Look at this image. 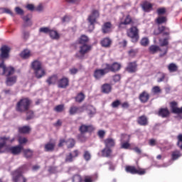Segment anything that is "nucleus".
Segmentation results:
<instances>
[{
	"mask_svg": "<svg viewBox=\"0 0 182 182\" xmlns=\"http://www.w3.org/2000/svg\"><path fill=\"white\" fill-rule=\"evenodd\" d=\"M31 100L29 98H22L16 104V110L20 113H23L29 110Z\"/></svg>",
	"mask_w": 182,
	"mask_h": 182,
	"instance_id": "1",
	"label": "nucleus"
},
{
	"mask_svg": "<svg viewBox=\"0 0 182 182\" xmlns=\"http://www.w3.org/2000/svg\"><path fill=\"white\" fill-rule=\"evenodd\" d=\"M15 73V68L13 67H6L4 63V59L0 58V75H6L11 76Z\"/></svg>",
	"mask_w": 182,
	"mask_h": 182,
	"instance_id": "2",
	"label": "nucleus"
},
{
	"mask_svg": "<svg viewBox=\"0 0 182 182\" xmlns=\"http://www.w3.org/2000/svg\"><path fill=\"white\" fill-rule=\"evenodd\" d=\"M97 18H99V11L97 10H93L91 14L87 18V21L90 23V31H92L95 29V23H96V20L97 19Z\"/></svg>",
	"mask_w": 182,
	"mask_h": 182,
	"instance_id": "3",
	"label": "nucleus"
},
{
	"mask_svg": "<svg viewBox=\"0 0 182 182\" xmlns=\"http://www.w3.org/2000/svg\"><path fill=\"white\" fill-rule=\"evenodd\" d=\"M23 171L22 168H19L13 173L14 182H26L27 179L23 176Z\"/></svg>",
	"mask_w": 182,
	"mask_h": 182,
	"instance_id": "4",
	"label": "nucleus"
},
{
	"mask_svg": "<svg viewBox=\"0 0 182 182\" xmlns=\"http://www.w3.org/2000/svg\"><path fill=\"white\" fill-rule=\"evenodd\" d=\"M127 35L129 38H131L132 42L136 43L139 41V29L136 26H132L128 29Z\"/></svg>",
	"mask_w": 182,
	"mask_h": 182,
	"instance_id": "5",
	"label": "nucleus"
},
{
	"mask_svg": "<svg viewBox=\"0 0 182 182\" xmlns=\"http://www.w3.org/2000/svg\"><path fill=\"white\" fill-rule=\"evenodd\" d=\"M92 49V46L87 44H82L80 46V50L75 54V56L78 59H83L85 58V55L87 53Z\"/></svg>",
	"mask_w": 182,
	"mask_h": 182,
	"instance_id": "6",
	"label": "nucleus"
},
{
	"mask_svg": "<svg viewBox=\"0 0 182 182\" xmlns=\"http://www.w3.org/2000/svg\"><path fill=\"white\" fill-rule=\"evenodd\" d=\"M104 66L107 69V72L109 73L112 72L113 73H116V72H119L122 68V65L117 62H114L112 64L105 63Z\"/></svg>",
	"mask_w": 182,
	"mask_h": 182,
	"instance_id": "7",
	"label": "nucleus"
},
{
	"mask_svg": "<svg viewBox=\"0 0 182 182\" xmlns=\"http://www.w3.org/2000/svg\"><path fill=\"white\" fill-rule=\"evenodd\" d=\"M102 68L101 69H96L94 71L93 76L96 80H100L102 77H103L105 75H107V70L106 68V66H105V64L102 65Z\"/></svg>",
	"mask_w": 182,
	"mask_h": 182,
	"instance_id": "8",
	"label": "nucleus"
},
{
	"mask_svg": "<svg viewBox=\"0 0 182 182\" xmlns=\"http://www.w3.org/2000/svg\"><path fill=\"white\" fill-rule=\"evenodd\" d=\"M79 156V151L74 150L73 152L69 153L65 156V163H72L74 159H76Z\"/></svg>",
	"mask_w": 182,
	"mask_h": 182,
	"instance_id": "9",
	"label": "nucleus"
},
{
	"mask_svg": "<svg viewBox=\"0 0 182 182\" xmlns=\"http://www.w3.org/2000/svg\"><path fill=\"white\" fill-rule=\"evenodd\" d=\"M125 170L127 173H130L131 174H140V176H143V174L146 173L145 171L137 170L134 166H127Z\"/></svg>",
	"mask_w": 182,
	"mask_h": 182,
	"instance_id": "10",
	"label": "nucleus"
},
{
	"mask_svg": "<svg viewBox=\"0 0 182 182\" xmlns=\"http://www.w3.org/2000/svg\"><path fill=\"white\" fill-rule=\"evenodd\" d=\"M85 108L83 107L71 106L69 110V113L71 116L77 113H83Z\"/></svg>",
	"mask_w": 182,
	"mask_h": 182,
	"instance_id": "11",
	"label": "nucleus"
},
{
	"mask_svg": "<svg viewBox=\"0 0 182 182\" xmlns=\"http://www.w3.org/2000/svg\"><path fill=\"white\" fill-rule=\"evenodd\" d=\"M95 130V127L93 125H86V124H81L79 128V131L81 134L87 133V132H93Z\"/></svg>",
	"mask_w": 182,
	"mask_h": 182,
	"instance_id": "12",
	"label": "nucleus"
},
{
	"mask_svg": "<svg viewBox=\"0 0 182 182\" xmlns=\"http://www.w3.org/2000/svg\"><path fill=\"white\" fill-rule=\"evenodd\" d=\"M14 140L9 139L8 137H1L0 138V153H4V150H3L4 147H5V144L7 143H12Z\"/></svg>",
	"mask_w": 182,
	"mask_h": 182,
	"instance_id": "13",
	"label": "nucleus"
},
{
	"mask_svg": "<svg viewBox=\"0 0 182 182\" xmlns=\"http://www.w3.org/2000/svg\"><path fill=\"white\" fill-rule=\"evenodd\" d=\"M69 86V79L67 77H63L58 80V87L60 89H66Z\"/></svg>",
	"mask_w": 182,
	"mask_h": 182,
	"instance_id": "14",
	"label": "nucleus"
},
{
	"mask_svg": "<svg viewBox=\"0 0 182 182\" xmlns=\"http://www.w3.org/2000/svg\"><path fill=\"white\" fill-rule=\"evenodd\" d=\"M141 103H147L150 99V94L147 91H143L139 96Z\"/></svg>",
	"mask_w": 182,
	"mask_h": 182,
	"instance_id": "15",
	"label": "nucleus"
},
{
	"mask_svg": "<svg viewBox=\"0 0 182 182\" xmlns=\"http://www.w3.org/2000/svg\"><path fill=\"white\" fill-rule=\"evenodd\" d=\"M1 53L0 54V59H5L9 56V52L11 51V48L8 47V46H4L1 48Z\"/></svg>",
	"mask_w": 182,
	"mask_h": 182,
	"instance_id": "16",
	"label": "nucleus"
},
{
	"mask_svg": "<svg viewBox=\"0 0 182 182\" xmlns=\"http://www.w3.org/2000/svg\"><path fill=\"white\" fill-rule=\"evenodd\" d=\"M127 71L129 72V73H134V72H136L137 63H136V62L129 63L127 67Z\"/></svg>",
	"mask_w": 182,
	"mask_h": 182,
	"instance_id": "17",
	"label": "nucleus"
},
{
	"mask_svg": "<svg viewBox=\"0 0 182 182\" xmlns=\"http://www.w3.org/2000/svg\"><path fill=\"white\" fill-rule=\"evenodd\" d=\"M171 109L173 113H176V114H182V107H177V103L176 102H171Z\"/></svg>",
	"mask_w": 182,
	"mask_h": 182,
	"instance_id": "18",
	"label": "nucleus"
},
{
	"mask_svg": "<svg viewBox=\"0 0 182 182\" xmlns=\"http://www.w3.org/2000/svg\"><path fill=\"white\" fill-rule=\"evenodd\" d=\"M22 149H23V147H22L21 145H18L16 146L9 147V151H11V153H12V154L16 155L19 154V153L22 151Z\"/></svg>",
	"mask_w": 182,
	"mask_h": 182,
	"instance_id": "19",
	"label": "nucleus"
},
{
	"mask_svg": "<svg viewBox=\"0 0 182 182\" xmlns=\"http://www.w3.org/2000/svg\"><path fill=\"white\" fill-rule=\"evenodd\" d=\"M17 79L18 77L16 76L7 77L6 80V86H13V85H15V83H16Z\"/></svg>",
	"mask_w": 182,
	"mask_h": 182,
	"instance_id": "20",
	"label": "nucleus"
},
{
	"mask_svg": "<svg viewBox=\"0 0 182 182\" xmlns=\"http://www.w3.org/2000/svg\"><path fill=\"white\" fill-rule=\"evenodd\" d=\"M34 75L37 79H42V77L46 75V71H45L43 68L36 70L34 71Z\"/></svg>",
	"mask_w": 182,
	"mask_h": 182,
	"instance_id": "21",
	"label": "nucleus"
},
{
	"mask_svg": "<svg viewBox=\"0 0 182 182\" xmlns=\"http://www.w3.org/2000/svg\"><path fill=\"white\" fill-rule=\"evenodd\" d=\"M112 29V23L110 22L105 23L102 28L103 33H109Z\"/></svg>",
	"mask_w": 182,
	"mask_h": 182,
	"instance_id": "22",
	"label": "nucleus"
},
{
	"mask_svg": "<svg viewBox=\"0 0 182 182\" xmlns=\"http://www.w3.org/2000/svg\"><path fill=\"white\" fill-rule=\"evenodd\" d=\"M32 69H33L34 71L39 70L42 68V63H41L39 60H34L31 63Z\"/></svg>",
	"mask_w": 182,
	"mask_h": 182,
	"instance_id": "23",
	"label": "nucleus"
},
{
	"mask_svg": "<svg viewBox=\"0 0 182 182\" xmlns=\"http://www.w3.org/2000/svg\"><path fill=\"white\" fill-rule=\"evenodd\" d=\"M141 8L144 12H150L151 8H153V6L151 4L149 3V1H144L141 4Z\"/></svg>",
	"mask_w": 182,
	"mask_h": 182,
	"instance_id": "24",
	"label": "nucleus"
},
{
	"mask_svg": "<svg viewBox=\"0 0 182 182\" xmlns=\"http://www.w3.org/2000/svg\"><path fill=\"white\" fill-rule=\"evenodd\" d=\"M104 143L105 144V147H107L108 149H110V147H114V139H112V138H108L106 139L104 141Z\"/></svg>",
	"mask_w": 182,
	"mask_h": 182,
	"instance_id": "25",
	"label": "nucleus"
},
{
	"mask_svg": "<svg viewBox=\"0 0 182 182\" xmlns=\"http://www.w3.org/2000/svg\"><path fill=\"white\" fill-rule=\"evenodd\" d=\"M56 82H58V75H52L46 80V82L49 86L50 85H55Z\"/></svg>",
	"mask_w": 182,
	"mask_h": 182,
	"instance_id": "26",
	"label": "nucleus"
},
{
	"mask_svg": "<svg viewBox=\"0 0 182 182\" xmlns=\"http://www.w3.org/2000/svg\"><path fill=\"white\" fill-rule=\"evenodd\" d=\"M87 114L90 117H93L96 114V108L92 105H89L87 107Z\"/></svg>",
	"mask_w": 182,
	"mask_h": 182,
	"instance_id": "27",
	"label": "nucleus"
},
{
	"mask_svg": "<svg viewBox=\"0 0 182 182\" xmlns=\"http://www.w3.org/2000/svg\"><path fill=\"white\" fill-rule=\"evenodd\" d=\"M102 92L103 93H110L112 92V85L105 83L102 86Z\"/></svg>",
	"mask_w": 182,
	"mask_h": 182,
	"instance_id": "28",
	"label": "nucleus"
},
{
	"mask_svg": "<svg viewBox=\"0 0 182 182\" xmlns=\"http://www.w3.org/2000/svg\"><path fill=\"white\" fill-rule=\"evenodd\" d=\"M20 56L23 58V59H28V58L32 56V54L31 53V50L26 49L21 53Z\"/></svg>",
	"mask_w": 182,
	"mask_h": 182,
	"instance_id": "29",
	"label": "nucleus"
},
{
	"mask_svg": "<svg viewBox=\"0 0 182 182\" xmlns=\"http://www.w3.org/2000/svg\"><path fill=\"white\" fill-rule=\"evenodd\" d=\"M137 122L140 126H147V117L144 115L141 116L138 118Z\"/></svg>",
	"mask_w": 182,
	"mask_h": 182,
	"instance_id": "30",
	"label": "nucleus"
},
{
	"mask_svg": "<svg viewBox=\"0 0 182 182\" xmlns=\"http://www.w3.org/2000/svg\"><path fill=\"white\" fill-rule=\"evenodd\" d=\"M31 132V128L29 126H23L18 127V132L22 134H26Z\"/></svg>",
	"mask_w": 182,
	"mask_h": 182,
	"instance_id": "31",
	"label": "nucleus"
},
{
	"mask_svg": "<svg viewBox=\"0 0 182 182\" xmlns=\"http://www.w3.org/2000/svg\"><path fill=\"white\" fill-rule=\"evenodd\" d=\"M49 36L51 38V39L58 40L59 38H60V35L58 33V31L55 30H50Z\"/></svg>",
	"mask_w": 182,
	"mask_h": 182,
	"instance_id": "32",
	"label": "nucleus"
},
{
	"mask_svg": "<svg viewBox=\"0 0 182 182\" xmlns=\"http://www.w3.org/2000/svg\"><path fill=\"white\" fill-rule=\"evenodd\" d=\"M168 114H170V112L167 108H161L159 109V116H161V117H167Z\"/></svg>",
	"mask_w": 182,
	"mask_h": 182,
	"instance_id": "33",
	"label": "nucleus"
},
{
	"mask_svg": "<svg viewBox=\"0 0 182 182\" xmlns=\"http://www.w3.org/2000/svg\"><path fill=\"white\" fill-rule=\"evenodd\" d=\"M111 44H112V40H110V38H105L101 41V45L104 48H109V46H110Z\"/></svg>",
	"mask_w": 182,
	"mask_h": 182,
	"instance_id": "34",
	"label": "nucleus"
},
{
	"mask_svg": "<svg viewBox=\"0 0 182 182\" xmlns=\"http://www.w3.org/2000/svg\"><path fill=\"white\" fill-rule=\"evenodd\" d=\"M102 157H110L112 149L105 146V148L102 150Z\"/></svg>",
	"mask_w": 182,
	"mask_h": 182,
	"instance_id": "35",
	"label": "nucleus"
},
{
	"mask_svg": "<svg viewBox=\"0 0 182 182\" xmlns=\"http://www.w3.org/2000/svg\"><path fill=\"white\" fill-rule=\"evenodd\" d=\"M132 23V18L130 16H127L124 21H122L119 24V28H123V25H129Z\"/></svg>",
	"mask_w": 182,
	"mask_h": 182,
	"instance_id": "36",
	"label": "nucleus"
},
{
	"mask_svg": "<svg viewBox=\"0 0 182 182\" xmlns=\"http://www.w3.org/2000/svg\"><path fill=\"white\" fill-rule=\"evenodd\" d=\"M181 157V153H180V151L176 150L172 151L171 154V159L173 161H176Z\"/></svg>",
	"mask_w": 182,
	"mask_h": 182,
	"instance_id": "37",
	"label": "nucleus"
},
{
	"mask_svg": "<svg viewBox=\"0 0 182 182\" xmlns=\"http://www.w3.org/2000/svg\"><path fill=\"white\" fill-rule=\"evenodd\" d=\"M159 50L162 51V49H160V47H159L158 46H154L152 45L149 47V52L150 53H152L153 55H154V53H156L157 52H159Z\"/></svg>",
	"mask_w": 182,
	"mask_h": 182,
	"instance_id": "38",
	"label": "nucleus"
},
{
	"mask_svg": "<svg viewBox=\"0 0 182 182\" xmlns=\"http://www.w3.org/2000/svg\"><path fill=\"white\" fill-rule=\"evenodd\" d=\"M178 67L174 63H171L168 65V70L171 73L177 72Z\"/></svg>",
	"mask_w": 182,
	"mask_h": 182,
	"instance_id": "39",
	"label": "nucleus"
},
{
	"mask_svg": "<svg viewBox=\"0 0 182 182\" xmlns=\"http://www.w3.org/2000/svg\"><path fill=\"white\" fill-rule=\"evenodd\" d=\"M45 151H53L55 150V144L48 143L45 145Z\"/></svg>",
	"mask_w": 182,
	"mask_h": 182,
	"instance_id": "40",
	"label": "nucleus"
},
{
	"mask_svg": "<svg viewBox=\"0 0 182 182\" xmlns=\"http://www.w3.org/2000/svg\"><path fill=\"white\" fill-rule=\"evenodd\" d=\"M159 44L161 48H168V39L164 38V39H159Z\"/></svg>",
	"mask_w": 182,
	"mask_h": 182,
	"instance_id": "41",
	"label": "nucleus"
},
{
	"mask_svg": "<svg viewBox=\"0 0 182 182\" xmlns=\"http://www.w3.org/2000/svg\"><path fill=\"white\" fill-rule=\"evenodd\" d=\"M68 149H72L73 147H75V141L73 139H69L66 142Z\"/></svg>",
	"mask_w": 182,
	"mask_h": 182,
	"instance_id": "42",
	"label": "nucleus"
},
{
	"mask_svg": "<svg viewBox=\"0 0 182 182\" xmlns=\"http://www.w3.org/2000/svg\"><path fill=\"white\" fill-rule=\"evenodd\" d=\"M23 153L24 157H26V159H31V157L33 156V151L31 149H25Z\"/></svg>",
	"mask_w": 182,
	"mask_h": 182,
	"instance_id": "43",
	"label": "nucleus"
},
{
	"mask_svg": "<svg viewBox=\"0 0 182 182\" xmlns=\"http://www.w3.org/2000/svg\"><path fill=\"white\" fill-rule=\"evenodd\" d=\"M159 49H161L162 50H159L161 53L159 54L160 58H163V56H165V55H167V52L168 51V47H161Z\"/></svg>",
	"mask_w": 182,
	"mask_h": 182,
	"instance_id": "44",
	"label": "nucleus"
},
{
	"mask_svg": "<svg viewBox=\"0 0 182 182\" xmlns=\"http://www.w3.org/2000/svg\"><path fill=\"white\" fill-rule=\"evenodd\" d=\"M82 100H85V94L80 92L76 96L75 101L78 102V103H82Z\"/></svg>",
	"mask_w": 182,
	"mask_h": 182,
	"instance_id": "45",
	"label": "nucleus"
},
{
	"mask_svg": "<svg viewBox=\"0 0 182 182\" xmlns=\"http://www.w3.org/2000/svg\"><path fill=\"white\" fill-rule=\"evenodd\" d=\"M167 18L164 16H159L156 18V22L158 23V25H161V23H164V22H166Z\"/></svg>",
	"mask_w": 182,
	"mask_h": 182,
	"instance_id": "46",
	"label": "nucleus"
},
{
	"mask_svg": "<svg viewBox=\"0 0 182 182\" xmlns=\"http://www.w3.org/2000/svg\"><path fill=\"white\" fill-rule=\"evenodd\" d=\"M29 36H31L29 31H22V39H23V41H28V39H29Z\"/></svg>",
	"mask_w": 182,
	"mask_h": 182,
	"instance_id": "47",
	"label": "nucleus"
},
{
	"mask_svg": "<svg viewBox=\"0 0 182 182\" xmlns=\"http://www.w3.org/2000/svg\"><path fill=\"white\" fill-rule=\"evenodd\" d=\"M120 105H122V102H120L119 100H116L115 101L112 102L111 106L113 107V109H117Z\"/></svg>",
	"mask_w": 182,
	"mask_h": 182,
	"instance_id": "48",
	"label": "nucleus"
},
{
	"mask_svg": "<svg viewBox=\"0 0 182 182\" xmlns=\"http://www.w3.org/2000/svg\"><path fill=\"white\" fill-rule=\"evenodd\" d=\"M88 41H89V38H87V36L83 35V36H82L80 37L79 42H80V43L81 45H85V43L86 42H87Z\"/></svg>",
	"mask_w": 182,
	"mask_h": 182,
	"instance_id": "49",
	"label": "nucleus"
},
{
	"mask_svg": "<svg viewBox=\"0 0 182 182\" xmlns=\"http://www.w3.org/2000/svg\"><path fill=\"white\" fill-rule=\"evenodd\" d=\"M121 141H122V143H123V141H130V135L122 134L121 135Z\"/></svg>",
	"mask_w": 182,
	"mask_h": 182,
	"instance_id": "50",
	"label": "nucleus"
},
{
	"mask_svg": "<svg viewBox=\"0 0 182 182\" xmlns=\"http://www.w3.org/2000/svg\"><path fill=\"white\" fill-rule=\"evenodd\" d=\"M152 93L154 95H157L159 93H161V89H160V87L159 86H154L151 90Z\"/></svg>",
	"mask_w": 182,
	"mask_h": 182,
	"instance_id": "51",
	"label": "nucleus"
},
{
	"mask_svg": "<svg viewBox=\"0 0 182 182\" xmlns=\"http://www.w3.org/2000/svg\"><path fill=\"white\" fill-rule=\"evenodd\" d=\"M64 108H65V106L63 105H59L54 108V110L58 113H60V112H63Z\"/></svg>",
	"mask_w": 182,
	"mask_h": 182,
	"instance_id": "52",
	"label": "nucleus"
},
{
	"mask_svg": "<svg viewBox=\"0 0 182 182\" xmlns=\"http://www.w3.org/2000/svg\"><path fill=\"white\" fill-rule=\"evenodd\" d=\"M33 111H28L26 113V120H31L34 117Z\"/></svg>",
	"mask_w": 182,
	"mask_h": 182,
	"instance_id": "53",
	"label": "nucleus"
},
{
	"mask_svg": "<svg viewBox=\"0 0 182 182\" xmlns=\"http://www.w3.org/2000/svg\"><path fill=\"white\" fill-rule=\"evenodd\" d=\"M39 32L41 33H50V28L48 27H42L39 29Z\"/></svg>",
	"mask_w": 182,
	"mask_h": 182,
	"instance_id": "54",
	"label": "nucleus"
},
{
	"mask_svg": "<svg viewBox=\"0 0 182 182\" xmlns=\"http://www.w3.org/2000/svg\"><path fill=\"white\" fill-rule=\"evenodd\" d=\"M83 157H84L85 160H86V161H89V160H90V159H91L90 152L88 151H85L84 152Z\"/></svg>",
	"mask_w": 182,
	"mask_h": 182,
	"instance_id": "55",
	"label": "nucleus"
},
{
	"mask_svg": "<svg viewBox=\"0 0 182 182\" xmlns=\"http://www.w3.org/2000/svg\"><path fill=\"white\" fill-rule=\"evenodd\" d=\"M141 45L142 46H147V45H149V38H143L141 40Z\"/></svg>",
	"mask_w": 182,
	"mask_h": 182,
	"instance_id": "56",
	"label": "nucleus"
},
{
	"mask_svg": "<svg viewBox=\"0 0 182 182\" xmlns=\"http://www.w3.org/2000/svg\"><path fill=\"white\" fill-rule=\"evenodd\" d=\"M73 182H82V177L79 175H75L73 178Z\"/></svg>",
	"mask_w": 182,
	"mask_h": 182,
	"instance_id": "57",
	"label": "nucleus"
},
{
	"mask_svg": "<svg viewBox=\"0 0 182 182\" xmlns=\"http://www.w3.org/2000/svg\"><path fill=\"white\" fill-rule=\"evenodd\" d=\"M28 142V139L25 137H20L18 138V143L19 144H25V143Z\"/></svg>",
	"mask_w": 182,
	"mask_h": 182,
	"instance_id": "58",
	"label": "nucleus"
},
{
	"mask_svg": "<svg viewBox=\"0 0 182 182\" xmlns=\"http://www.w3.org/2000/svg\"><path fill=\"white\" fill-rule=\"evenodd\" d=\"M178 146L182 149V134L178 136Z\"/></svg>",
	"mask_w": 182,
	"mask_h": 182,
	"instance_id": "59",
	"label": "nucleus"
},
{
	"mask_svg": "<svg viewBox=\"0 0 182 182\" xmlns=\"http://www.w3.org/2000/svg\"><path fill=\"white\" fill-rule=\"evenodd\" d=\"M129 147H130V144H129V141H125V142L122 143L121 145V149H129Z\"/></svg>",
	"mask_w": 182,
	"mask_h": 182,
	"instance_id": "60",
	"label": "nucleus"
},
{
	"mask_svg": "<svg viewBox=\"0 0 182 182\" xmlns=\"http://www.w3.org/2000/svg\"><path fill=\"white\" fill-rule=\"evenodd\" d=\"M78 140L80 141H86V137L85 136V134L80 133V134L78 135Z\"/></svg>",
	"mask_w": 182,
	"mask_h": 182,
	"instance_id": "61",
	"label": "nucleus"
},
{
	"mask_svg": "<svg viewBox=\"0 0 182 182\" xmlns=\"http://www.w3.org/2000/svg\"><path fill=\"white\" fill-rule=\"evenodd\" d=\"M97 134L100 139H103V137H105V134H106V132H105V130H100L98 131Z\"/></svg>",
	"mask_w": 182,
	"mask_h": 182,
	"instance_id": "62",
	"label": "nucleus"
},
{
	"mask_svg": "<svg viewBox=\"0 0 182 182\" xmlns=\"http://www.w3.org/2000/svg\"><path fill=\"white\" fill-rule=\"evenodd\" d=\"M15 11L18 15H23V11L20 7H16Z\"/></svg>",
	"mask_w": 182,
	"mask_h": 182,
	"instance_id": "63",
	"label": "nucleus"
},
{
	"mask_svg": "<svg viewBox=\"0 0 182 182\" xmlns=\"http://www.w3.org/2000/svg\"><path fill=\"white\" fill-rule=\"evenodd\" d=\"M121 77H122L120 76L119 74H117V75H115L113 76V80H114V82H119Z\"/></svg>",
	"mask_w": 182,
	"mask_h": 182,
	"instance_id": "64",
	"label": "nucleus"
}]
</instances>
